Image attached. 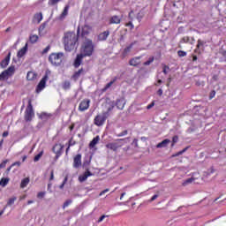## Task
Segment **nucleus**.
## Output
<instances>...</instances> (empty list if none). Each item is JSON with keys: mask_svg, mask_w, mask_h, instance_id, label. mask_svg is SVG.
Returning <instances> with one entry per match:
<instances>
[{"mask_svg": "<svg viewBox=\"0 0 226 226\" xmlns=\"http://www.w3.org/2000/svg\"><path fill=\"white\" fill-rule=\"evenodd\" d=\"M82 165V154H78L74 158H73V167L74 169H79Z\"/></svg>", "mask_w": 226, "mask_h": 226, "instance_id": "nucleus-12", "label": "nucleus"}, {"mask_svg": "<svg viewBox=\"0 0 226 226\" xmlns=\"http://www.w3.org/2000/svg\"><path fill=\"white\" fill-rule=\"evenodd\" d=\"M26 79L27 80H34V79H36V73L33 72H28L26 74Z\"/></svg>", "mask_w": 226, "mask_h": 226, "instance_id": "nucleus-29", "label": "nucleus"}, {"mask_svg": "<svg viewBox=\"0 0 226 226\" xmlns=\"http://www.w3.org/2000/svg\"><path fill=\"white\" fill-rule=\"evenodd\" d=\"M157 94L159 96H162L163 94V89L160 88L158 91H157Z\"/></svg>", "mask_w": 226, "mask_h": 226, "instance_id": "nucleus-57", "label": "nucleus"}, {"mask_svg": "<svg viewBox=\"0 0 226 226\" xmlns=\"http://www.w3.org/2000/svg\"><path fill=\"white\" fill-rule=\"evenodd\" d=\"M24 117L26 123L33 121V117H34V110L33 109V101L31 99L28 100V105L25 110Z\"/></svg>", "mask_w": 226, "mask_h": 226, "instance_id": "nucleus-5", "label": "nucleus"}, {"mask_svg": "<svg viewBox=\"0 0 226 226\" xmlns=\"http://www.w3.org/2000/svg\"><path fill=\"white\" fill-rule=\"evenodd\" d=\"M43 156V151H41L37 155L34 157V162H40V158Z\"/></svg>", "mask_w": 226, "mask_h": 226, "instance_id": "nucleus-35", "label": "nucleus"}, {"mask_svg": "<svg viewBox=\"0 0 226 226\" xmlns=\"http://www.w3.org/2000/svg\"><path fill=\"white\" fill-rule=\"evenodd\" d=\"M126 135H128V130H124L122 132L117 133V137H124Z\"/></svg>", "mask_w": 226, "mask_h": 226, "instance_id": "nucleus-42", "label": "nucleus"}, {"mask_svg": "<svg viewBox=\"0 0 226 226\" xmlns=\"http://www.w3.org/2000/svg\"><path fill=\"white\" fill-rule=\"evenodd\" d=\"M40 119H41L42 121H47L48 119H50V117H52V114H49V113H45L42 112L41 113V115L39 116Z\"/></svg>", "mask_w": 226, "mask_h": 226, "instance_id": "nucleus-25", "label": "nucleus"}, {"mask_svg": "<svg viewBox=\"0 0 226 226\" xmlns=\"http://www.w3.org/2000/svg\"><path fill=\"white\" fill-rule=\"evenodd\" d=\"M29 177H26L23 180H21L20 188H26L27 185H29Z\"/></svg>", "mask_w": 226, "mask_h": 226, "instance_id": "nucleus-31", "label": "nucleus"}, {"mask_svg": "<svg viewBox=\"0 0 226 226\" xmlns=\"http://www.w3.org/2000/svg\"><path fill=\"white\" fill-rule=\"evenodd\" d=\"M222 56H223L224 57H226V50H223V51L222 52Z\"/></svg>", "mask_w": 226, "mask_h": 226, "instance_id": "nucleus-64", "label": "nucleus"}, {"mask_svg": "<svg viewBox=\"0 0 226 226\" xmlns=\"http://www.w3.org/2000/svg\"><path fill=\"white\" fill-rule=\"evenodd\" d=\"M62 87L64 91H68V89H71L72 87V83H70L68 80H65L63 82Z\"/></svg>", "mask_w": 226, "mask_h": 226, "instance_id": "nucleus-27", "label": "nucleus"}, {"mask_svg": "<svg viewBox=\"0 0 226 226\" xmlns=\"http://www.w3.org/2000/svg\"><path fill=\"white\" fill-rule=\"evenodd\" d=\"M142 19H144V12L139 11L138 12V14L134 19H132L131 21L128 22L127 26H131V29H133L135 26L139 27V25L142 21Z\"/></svg>", "mask_w": 226, "mask_h": 226, "instance_id": "nucleus-8", "label": "nucleus"}, {"mask_svg": "<svg viewBox=\"0 0 226 226\" xmlns=\"http://www.w3.org/2000/svg\"><path fill=\"white\" fill-rule=\"evenodd\" d=\"M90 176H93V173H91V171L87 170L85 171V173L83 175H80L79 177V181L80 183H84V181H86L87 179V177H90Z\"/></svg>", "mask_w": 226, "mask_h": 226, "instance_id": "nucleus-18", "label": "nucleus"}, {"mask_svg": "<svg viewBox=\"0 0 226 226\" xmlns=\"http://www.w3.org/2000/svg\"><path fill=\"white\" fill-rule=\"evenodd\" d=\"M63 149H64V145L61 143H56L53 146L52 152L54 153V154H56L55 160H59V158H61L64 153Z\"/></svg>", "mask_w": 226, "mask_h": 226, "instance_id": "nucleus-9", "label": "nucleus"}, {"mask_svg": "<svg viewBox=\"0 0 226 226\" xmlns=\"http://www.w3.org/2000/svg\"><path fill=\"white\" fill-rule=\"evenodd\" d=\"M11 169H13V166H11V165L6 169V170H5L6 176H8V174H10V171L11 170Z\"/></svg>", "mask_w": 226, "mask_h": 226, "instance_id": "nucleus-53", "label": "nucleus"}, {"mask_svg": "<svg viewBox=\"0 0 226 226\" xmlns=\"http://www.w3.org/2000/svg\"><path fill=\"white\" fill-rule=\"evenodd\" d=\"M70 10V5H66L60 15V19H64L68 15V11Z\"/></svg>", "mask_w": 226, "mask_h": 226, "instance_id": "nucleus-30", "label": "nucleus"}, {"mask_svg": "<svg viewBox=\"0 0 226 226\" xmlns=\"http://www.w3.org/2000/svg\"><path fill=\"white\" fill-rule=\"evenodd\" d=\"M98 142H100V136H96L91 140V142L89 143L90 149H93V147H94V146H96Z\"/></svg>", "mask_w": 226, "mask_h": 226, "instance_id": "nucleus-24", "label": "nucleus"}, {"mask_svg": "<svg viewBox=\"0 0 226 226\" xmlns=\"http://www.w3.org/2000/svg\"><path fill=\"white\" fill-rule=\"evenodd\" d=\"M140 64V56H136L129 61L130 66H139Z\"/></svg>", "mask_w": 226, "mask_h": 226, "instance_id": "nucleus-21", "label": "nucleus"}, {"mask_svg": "<svg viewBox=\"0 0 226 226\" xmlns=\"http://www.w3.org/2000/svg\"><path fill=\"white\" fill-rule=\"evenodd\" d=\"M41 20H43V13L37 12L34 15V18H33L34 24H40Z\"/></svg>", "mask_w": 226, "mask_h": 226, "instance_id": "nucleus-17", "label": "nucleus"}, {"mask_svg": "<svg viewBox=\"0 0 226 226\" xmlns=\"http://www.w3.org/2000/svg\"><path fill=\"white\" fill-rule=\"evenodd\" d=\"M170 144V139H166L162 140V142L158 143L156 145L157 149H162V147H167V146Z\"/></svg>", "mask_w": 226, "mask_h": 226, "instance_id": "nucleus-22", "label": "nucleus"}, {"mask_svg": "<svg viewBox=\"0 0 226 226\" xmlns=\"http://www.w3.org/2000/svg\"><path fill=\"white\" fill-rule=\"evenodd\" d=\"M63 43L66 52L77 50V46L79 45V34H75V32L64 33Z\"/></svg>", "mask_w": 226, "mask_h": 226, "instance_id": "nucleus-1", "label": "nucleus"}, {"mask_svg": "<svg viewBox=\"0 0 226 226\" xmlns=\"http://www.w3.org/2000/svg\"><path fill=\"white\" fill-rule=\"evenodd\" d=\"M93 31V27L89 25H85L82 27L81 36L84 38L86 36H88V34Z\"/></svg>", "mask_w": 226, "mask_h": 226, "instance_id": "nucleus-15", "label": "nucleus"}, {"mask_svg": "<svg viewBox=\"0 0 226 226\" xmlns=\"http://www.w3.org/2000/svg\"><path fill=\"white\" fill-rule=\"evenodd\" d=\"M15 200H17V197H12L11 199H9V200L7 201V207L8 206H13V204H15Z\"/></svg>", "mask_w": 226, "mask_h": 226, "instance_id": "nucleus-34", "label": "nucleus"}, {"mask_svg": "<svg viewBox=\"0 0 226 226\" xmlns=\"http://www.w3.org/2000/svg\"><path fill=\"white\" fill-rule=\"evenodd\" d=\"M49 50H50V45L47 46V47L42 50V54H47V52H49Z\"/></svg>", "mask_w": 226, "mask_h": 226, "instance_id": "nucleus-50", "label": "nucleus"}, {"mask_svg": "<svg viewBox=\"0 0 226 226\" xmlns=\"http://www.w3.org/2000/svg\"><path fill=\"white\" fill-rule=\"evenodd\" d=\"M120 23H121V16H115L114 24H120Z\"/></svg>", "mask_w": 226, "mask_h": 226, "instance_id": "nucleus-44", "label": "nucleus"}, {"mask_svg": "<svg viewBox=\"0 0 226 226\" xmlns=\"http://www.w3.org/2000/svg\"><path fill=\"white\" fill-rule=\"evenodd\" d=\"M132 146H134L135 147H139V139H134L132 142Z\"/></svg>", "mask_w": 226, "mask_h": 226, "instance_id": "nucleus-45", "label": "nucleus"}, {"mask_svg": "<svg viewBox=\"0 0 226 226\" xmlns=\"http://www.w3.org/2000/svg\"><path fill=\"white\" fill-rule=\"evenodd\" d=\"M73 202V200H67L64 205H63V209H66V207H68V206H70L72 203Z\"/></svg>", "mask_w": 226, "mask_h": 226, "instance_id": "nucleus-38", "label": "nucleus"}, {"mask_svg": "<svg viewBox=\"0 0 226 226\" xmlns=\"http://www.w3.org/2000/svg\"><path fill=\"white\" fill-rule=\"evenodd\" d=\"M125 104H126V101H124V98H120L117 100L116 105H117V108L119 109V110H123V109H124Z\"/></svg>", "mask_w": 226, "mask_h": 226, "instance_id": "nucleus-19", "label": "nucleus"}, {"mask_svg": "<svg viewBox=\"0 0 226 226\" xmlns=\"http://www.w3.org/2000/svg\"><path fill=\"white\" fill-rule=\"evenodd\" d=\"M157 197H158V194H154V195L151 198L150 202H153L154 200H156Z\"/></svg>", "mask_w": 226, "mask_h": 226, "instance_id": "nucleus-60", "label": "nucleus"}, {"mask_svg": "<svg viewBox=\"0 0 226 226\" xmlns=\"http://www.w3.org/2000/svg\"><path fill=\"white\" fill-rule=\"evenodd\" d=\"M178 140H179V137H177V136H174V137L172 138V142H173V144L177 143Z\"/></svg>", "mask_w": 226, "mask_h": 226, "instance_id": "nucleus-51", "label": "nucleus"}, {"mask_svg": "<svg viewBox=\"0 0 226 226\" xmlns=\"http://www.w3.org/2000/svg\"><path fill=\"white\" fill-rule=\"evenodd\" d=\"M20 165H22V163L20 162H15L11 164V167H15V166H18V167H20Z\"/></svg>", "mask_w": 226, "mask_h": 226, "instance_id": "nucleus-52", "label": "nucleus"}, {"mask_svg": "<svg viewBox=\"0 0 226 226\" xmlns=\"http://www.w3.org/2000/svg\"><path fill=\"white\" fill-rule=\"evenodd\" d=\"M153 61H154V56L149 57L148 60L147 62H145L143 64H144V66H149V64H151V63H153Z\"/></svg>", "mask_w": 226, "mask_h": 226, "instance_id": "nucleus-37", "label": "nucleus"}, {"mask_svg": "<svg viewBox=\"0 0 226 226\" xmlns=\"http://www.w3.org/2000/svg\"><path fill=\"white\" fill-rule=\"evenodd\" d=\"M15 75V65H11L7 70H4L0 73V80H8L10 77Z\"/></svg>", "mask_w": 226, "mask_h": 226, "instance_id": "nucleus-6", "label": "nucleus"}, {"mask_svg": "<svg viewBox=\"0 0 226 226\" xmlns=\"http://www.w3.org/2000/svg\"><path fill=\"white\" fill-rule=\"evenodd\" d=\"M49 181H54V170H52L50 171Z\"/></svg>", "mask_w": 226, "mask_h": 226, "instance_id": "nucleus-55", "label": "nucleus"}, {"mask_svg": "<svg viewBox=\"0 0 226 226\" xmlns=\"http://www.w3.org/2000/svg\"><path fill=\"white\" fill-rule=\"evenodd\" d=\"M8 162H10V161L8 159H6L0 163V170H1V169H4L6 167V163H8Z\"/></svg>", "mask_w": 226, "mask_h": 226, "instance_id": "nucleus-43", "label": "nucleus"}, {"mask_svg": "<svg viewBox=\"0 0 226 226\" xmlns=\"http://www.w3.org/2000/svg\"><path fill=\"white\" fill-rule=\"evenodd\" d=\"M153 107H154V102H153L151 104H149L147 109H153Z\"/></svg>", "mask_w": 226, "mask_h": 226, "instance_id": "nucleus-61", "label": "nucleus"}, {"mask_svg": "<svg viewBox=\"0 0 226 226\" xmlns=\"http://www.w3.org/2000/svg\"><path fill=\"white\" fill-rule=\"evenodd\" d=\"M112 84H114V80H111L109 83H108L105 87L102 89V93H105L109 87H112Z\"/></svg>", "mask_w": 226, "mask_h": 226, "instance_id": "nucleus-36", "label": "nucleus"}, {"mask_svg": "<svg viewBox=\"0 0 226 226\" xmlns=\"http://www.w3.org/2000/svg\"><path fill=\"white\" fill-rule=\"evenodd\" d=\"M26 52H27V43L18 51L17 56L19 58L24 57V56H26Z\"/></svg>", "mask_w": 226, "mask_h": 226, "instance_id": "nucleus-23", "label": "nucleus"}, {"mask_svg": "<svg viewBox=\"0 0 226 226\" xmlns=\"http://www.w3.org/2000/svg\"><path fill=\"white\" fill-rule=\"evenodd\" d=\"M109 34H110L109 31H104L103 33H101L97 37L98 41H105V40L109 38Z\"/></svg>", "mask_w": 226, "mask_h": 226, "instance_id": "nucleus-20", "label": "nucleus"}, {"mask_svg": "<svg viewBox=\"0 0 226 226\" xmlns=\"http://www.w3.org/2000/svg\"><path fill=\"white\" fill-rule=\"evenodd\" d=\"M215 94H216V92L213 91L210 94V100L215 98Z\"/></svg>", "mask_w": 226, "mask_h": 226, "instance_id": "nucleus-63", "label": "nucleus"}, {"mask_svg": "<svg viewBox=\"0 0 226 226\" xmlns=\"http://www.w3.org/2000/svg\"><path fill=\"white\" fill-rule=\"evenodd\" d=\"M64 59V53H51L49 56V61L53 66H61L63 60Z\"/></svg>", "mask_w": 226, "mask_h": 226, "instance_id": "nucleus-4", "label": "nucleus"}, {"mask_svg": "<svg viewBox=\"0 0 226 226\" xmlns=\"http://www.w3.org/2000/svg\"><path fill=\"white\" fill-rule=\"evenodd\" d=\"M206 45V41L202 40H198L197 49L194 50V52H197L198 54H200V48L204 47Z\"/></svg>", "mask_w": 226, "mask_h": 226, "instance_id": "nucleus-26", "label": "nucleus"}, {"mask_svg": "<svg viewBox=\"0 0 226 226\" xmlns=\"http://www.w3.org/2000/svg\"><path fill=\"white\" fill-rule=\"evenodd\" d=\"M59 1H61V0H49L48 2V4H49V6H54V5L57 4V3H59Z\"/></svg>", "mask_w": 226, "mask_h": 226, "instance_id": "nucleus-40", "label": "nucleus"}, {"mask_svg": "<svg viewBox=\"0 0 226 226\" xmlns=\"http://www.w3.org/2000/svg\"><path fill=\"white\" fill-rule=\"evenodd\" d=\"M107 192H109V189H105L104 191H102L101 192H100V197H102V195H105V193H107Z\"/></svg>", "mask_w": 226, "mask_h": 226, "instance_id": "nucleus-59", "label": "nucleus"}, {"mask_svg": "<svg viewBox=\"0 0 226 226\" xmlns=\"http://www.w3.org/2000/svg\"><path fill=\"white\" fill-rule=\"evenodd\" d=\"M177 54H178L179 57H185L186 56V52H185L183 50L177 51Z\"/></svg>", "mask_w": 226, "mask_h": 226, "instance_id": "nucleus-46", "label": "nucleus"}, {"mask_svg": "<svg viewBox=\"0 0 226 226\" xmlns=\"http://www.w3.org/2000/svg\"><path fill=\"white\" fill-rule=\"evenodd\" d=\"M94 52V44L91 39H87L81 47V53L85 57H91Z\"/></svg>", "mask_w": 226, "mask_h": 226, "instance_id": "nucleus-2", "label": "nucleus"}, {"mask_svg": "<svg viewBox=\"0 0 226 226\" xmlns=\"http://www.w3.org/2000/svg\"><path fill=\"white\" fill-rule=\"evenodd\" d=\"M38 35H36V34H34V35H30V37H29V41H30V42H32V43H36V41H38Z\"/></svg>", "mask_w": 226, "mask_h": 226, "instance_id": "nucleus-33", "label": "nucleus"}, {"mask_svg": "<svg viewBox=\"0 0 226 226\" xmlns=\"http://www.w3.org/2000/svg\"><path fill=\"white\" fill-rule=\"evenodd\" d=\"M8 183H10V178H8V177H2L1 180H0V186L4 188V186H6L8 185Z\"/></svg>", "mask_w": 226, "mask_h": 226, "instance_id": "nucleus-28", "label": "nucleus"}, {"mask_svg": "<svg viewBox=\"0 0 226 226\" xmlns=\"http://www.w3.org/2000/svg\"><path fill=\"white\" fill-rule=\"evenodd\" d=\"M132 47H133V43H132L130 46H128L127 48L124 49V56H126V54H128V52H130L132 50Z\"/></svg>", "mask_w": 226, "mask_h": 226, "instance_id": "nucleus-41", "label": "nucleus"}, {"mask_svg": "<svg viewBox=\"0 0 226 226\" xmlns=\"http://www.w3.org/2000/svg\"><path fill=\"white\" fill-rule=\"evenodd\" d=\"M127 142H130V138L125 139H115V147H121V146L127 144Z\"/></svg>", "mask_w": 226, "mask_h": 226, "instance_id": "nucleus-14", "label": "nucleus"}, {"mask_svg": "<svg viewBox=\"0 0 226 226\" xmlns=\"http://www.w3.org/2000/svg\"><path fill=\"white\" fill-rule=\"evenodd\" d=\"M81 75H86V70H84V68H80L79 70L74 72L71 79L74 80V82H77V80L80 79Z\"/></svg>", "mask_w": 226, "mask_h": 226, "instance_id": "nucleus-11", "label": "nucleus"}, {"mask_svg": "<svg viewBox=\"0 0 226 226\" xmlns=\"http://www.w3.org/2000/svg\"><path fill=\"white\" fill-rule=\"evenodd\" d=\"M11 57V53L9 52L7 56L4 60H2L0 63L1 68H6V66H8V64H10Z\"/></svg>", "mask_w": 226, "mask_h": 226, "instance_id": "nucleus-16", "label": "nucleus"}, {"mask_svg": "<svg viewBox=\"0 0 226 226\" xmlns=\"http://www.w3.org/2000/svg\"><path fill=\"white\" fill-rule=\"evenodd\" d=\"M91 103V100L89 99H84L79 105L78 110L79 112H86L87 109H89V105Z\"/></svg>", "mask_w": 226, "mask_h": 226, "instance_id": "nucleus-10", "label": "nucleus"}, {"mask_svg": "<svg viewBox=\"0 0 226 226\" xmlns=\"http://www.w3.org/2000/svg\"><path fill=\"white\" fill-rule=\"evenodd\" d=\"M8 135H10V132H8V131H6V132H3L2 137L6 138V137H8Z\"/></svg>", "mask_w": 226, "mask_h": 226, "instance_id": "nucleus-58", "label": "nucleus"}, {"mask_svg": "<svg viewBox=\"0 0 226 226\" xmlns=\"http://www.w3.org/2000/svg\"><path fill=\"white\" fill-rule=\"evenodd\" d=\"M72 146H75V142H72V139H70L68 143V147H72Z\"/></svg>", "mask_w": 226, "mask_h": 226, "instance_id": "nucleus-62", "label": "nucleus"}, {"mask_svg": "<svg viewBox=\"0 0 226 226\" xmlns=\"http://www.w3.org/2000/svg\"><path fill=\"white\" fill-rule=\"evenodd\" d=\"M45 197V192H40L37 193V198L38 199H43Z\"/></svg>", "mask_w": 226, "mask_h": 226, "instance_id": "nucleus-47", "label": "nucleus"}, {"mask_svg": "<svg viewBox=\"0 0 226 226\" xmlns=\"http://www.w3.org/2000/svg\"><path fill=\"white\" fill-rule=\"evenodd\" d=\"M105 218H107V215H102V216L99 218V220L97 221L98 223H102V220H105Z\"/></svg>", "mask_w": 226, "mask_h": 226, "instance_id": "nucleus-56", "label": "nucleus"}, {"mask_svg": "<svg viewBox=\"0 0 226 226\" xmlns=\"http://www.w3.org/2000/svg\"><path fill=\"white\" fill-rule=\"evenodd\" d=\"M84 57H86L83 54H78L74 63H73V66L74 68H79L81 64H82V59H84Z\"/></svg>", "mask_w": 226, "mask_h": 226, "instance_id": "nucleus-13", "label": "nucleus"}, {"mask_svg": "<svg viewBox=\"0 0 226 226\" xmlns=\"http://www.w3.org/2000/svg\"><path fill=\"white\" fill-rule=\"evenodd\" d=\"M167 70H170V68L167 65H164L162 72L165 75H167V73H169V72Z\"/></svg>", "mask_w": 226, "mask_h": 226, "instance_id": "nucleus-48", "label": "nucleus"}, {"mask_svg": "<svg viewBox=\"0 0 226 226\" xmlns=\"http://www.w3.org/2000/svg\"><path fill=\"white\" fill-rule=\"evenodd\" d=\"M188 149V147L184 148L182 151H179L178 153L172 155V158H176V156H181V154H183V153H185V151Z\"/></svg>", "mask_w": 226, "mask_h": 226, "instance_id": "nucleus-39", "label": "nucleus"}, {"mask_svg": "<svg viewBox=\"0 0 226 226\" xmlns=\"http://www.w3.org/2000/svg\"><path fill=\"white\" fill-rule=\"evenodd\" d=\"M106 147H108V149H114V144L113 143H109L106 145Z\"/></svg>", "mask_w": 226, "mask_h": 226, "instance_id": "nucleus-54", "label": "nucleus"}, {"mask_svg": "<svg viewBox=\"0 0 226 226\" xmlns=\"http://www.w3.org/2000/svg\"><path fill=\"white\" fill-rule=\"evenodd\" d=\"M181 41L182 43H188L190 41V37H184Z\"/></svg>", "mask_w": 226, "mask_h": 226, "instance_id": "nucleus-49", "label": "nucleus"}, {"mask_svg": "<svg viewBox=\"0 0 226 226\" xmlns=\"http://www.w3.org/2000/svg\"><path fill=\"white\" fill-rule=\"evenodd\" d=\"M195 181V177L187 178L185 181L183 182V186H187V185H192Z\"/></svg>", "mask_w": 226, "mask_h": 226, "instance_id": "nucleus-32", "label": "nucleus"}, {"mask_svg": "<svg viewBox=\"0 0 226 226\" xmlns=\"http://www.w3.org/2000/svg\"><path fill=\"white\" fill-rule=\"evenodd\" d=\"M49 73L50 72H46L45 75L42 77V79L40 80L39 84L37 85L35 88V93H37V94H39V93H41L46 87L47 80H49Z\"/></svg>", "mask_w": 226, "mask_h": 226, "instance_id": "nucleus-7", "label": "nucleus"}, {"mask_svg": "<svg viewBox=\"0 0 226 226\" xmlns=\"http://www.w3.org/2000/svg\"><path fill=\"white\" fill-rule=\"evenodd\" d=\"M110 110L111 109L109 108L107 111H103L102 114L97 115L94 119V124H95V126H103L110 116Z\"/></svg>", "mask_w": 226, "mask_h": 226, "instance_id": "nucleus-3", "label": "nucleus"}]
</instances>
